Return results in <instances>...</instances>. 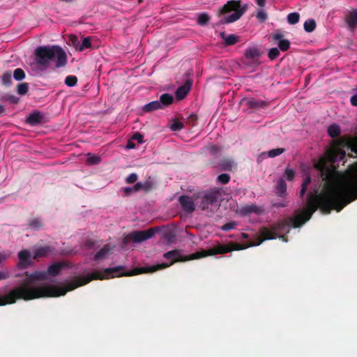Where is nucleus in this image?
Instances as JSON below:
<instances>
[{"instance_id": "obj_1", "label": "nucleus", "mask_w": 357, "mask_h": 357, "mask_svg": "<svg viewBox=\"0 0 357 357\" xmlns=\"http://www.w3.org/2000/svg\"><path fill=\"white\" fill-rule=\"evenodd\" d=\"M25 279L23 282L10 289L5 295L0 294V306L14 304L18 300L31 301L40 298L58 297L64 296L68 291L88 284L93 280H104L107 275L100 271H94L90 275L75 277L66 287H58L52 284L32 286L36 281H43L47 278L46 271H35L32 273H24Z\"/></svg>"}, {"instance_id": "obj_2", "label": "nucleus", "mask_w": 357, "mask_h": 357, "mask_svg": "<svg viewBox=\"0 0 357 357\" xmlns=\"http://www.w3.org/2000/svg\"><path fill=\"white\" fill-rule=\"evenodd\" d=\"M319 207L311 200L307 201V207L302 212L296 214L292 218L278 221L273 224L270 228L262 227L259 230L260 237L256 239L255 245H259L264 241L275 239L278 232H289V227L291 225L294 228H298L308 221L312 214Z\"/></svg>"}, {"instance_id": "obj_3", "label": "nucleus", "mask_w": 357, "mask_h": 357, "mask_svg": "<svg viewBox=\"0 0 357 357\" xmlns=\"http://www.w3.org/2000/svg\"><path fill=\"white\" fill-rule=\"evenodd\" d=\"M201 253L196 252L193 254L183 257L181 255V250H173L165 252L163 257L170 260L169 263H162L153 266H149L146 267H138L135 268L130 271H124V266H118L114 268H108L105 270V273L107 275V278L111 277H121V276H132L142 273H153L163 268H166L174 264L175 262L178 261H186L189 260L196 259L202 258Z\"/></svg>"}, {"instance_id": "obj_4", "label": "nucleus", "mask_w": 357, "mask_h": 357, "mask_svg": "<svg viewBox=\"0 0 357 357\" xmlns=\"http://www.w3.org/2000/svg\"><path fill=\"white\" fill-rule=\"evenodd\" d=\"M36 63L45 68L50 66L52 61H55V67H63L67 63V55L65 51L58 45L40 46L35 50Z\"/></svg>"}, {"instance_id": "obj_5", "label": "nucleus", "mask_w": 357, "mask_h": 357, "mask_svg": "<svg viewBox=\"0 0 357 357\" xmlns=\"http://www.w3.org/2000/svg\"><path fill=\"white\" fill-rule=\"evenodd\" d=\"M246 10L247 5L241 6L240 0H231L219 8L217 15L218 17L223 16L220 21V24H229L239 20Z\"/></svg>"}, {"instance_id": "obj_6", "label": "nucleus", "mask_w": 357, "mask_h": 357, "mask_svg": "<svg viewBox=\"0 0 357 357\" xmlns=\"http://www.w3.org/2000/svg\"><path fill=\"white\" fill-rule=\"evenodd\" d=\"M252 246H255L254 242L239 244L230 241L227 244H218L208 250H202L199 252L201 253L200 255H202V257H204L209 255L226 254L234 250H241Z\"/></svg>"}, {"instance_id": "obj_7", "label": "nucleus", "mask_w": 357, "mask_h": 357, "mask_svg": "<svg viewBox=\"0 0 357 357\" xmlns=\"http://www.w3.org/2000/svg\"><path fill=\"white\" fill-rule=\"evenodd\" d=\"M156 228H150L147 230L134 231L127 234L123 238V243L124 245H128L132 242L139 243L151 238L155 234Z\"/></svg>"}, {"instance_id": "obj_8", "label": "nucleus", "mask_w": 357, "mask_h": 357, "mask_svg": "<svg viewBox=\"0 0 357 357\" xmlns=\"http://www.w3.org/2000/svg\"><path fill=\"white\" fill-rule=\"evenodd\" d=\"M220 193L218 190H211L206 192L201 197V202L199 208L204 211L208 209L210 206H217Z\"/></svg>"}, {"instance_id": "obj_9", "label": "nucleus", "mask_w": 357, "mask_h": 357, "mask_svg": "<svg viewBox=\"0 0 357 357\" xmlns=\"http://www.w3.org/2000/svg\"><path fill=\"white\" fill-rule=\"evenodd\" d=\"M178 201L183 210L185 212L191 213L195 211V203L191 197L182 195L179 197Z\"/></svg>"}, {"instance_id": "obj_10", "label": "nucleus", "mask_w": 357, "mask_h": 357, "mask_svg": "<svg viewBox=\"0 0 357 357\" xmlns=\"http://www.w3.org/2000/svg\"><path fill=\"white\" fill-rule=\"evenodd\" d=\"M19 262L17 266L20 268H26L31 264V253L27 250H23L18 253Z\"/></svg>"}, {"instance_id": "obj_11", "label": "nucleus", "mask_w": 357, "mask_h": 357, "mask_svg": "<svg viewBox=\"0 0 357 357\" xmlns=\"http://www.w3.org/2000/svg\"><path fill=\"white\" fill-rule=\"evenodd\" d=\"M192 81L191 79H187L185 83L179 86L175 93L176 98L178 100H183L190 92Z\"/></svg>"}, {"instance_id": "obj_12", "label": "nucleus", "mask_w": 357, "mask_h": 357, "mask_svg": "<svg viewBox=\"0 0 357 357\" xmlns=\"http://www.w3.org/2000/svg\"><path fill=\"white\" fill-rule=\"evenodd\" d=\"M261 211V208L255 204H246L238 208L236 213L241 216H246L251 213L259 214Z\"/></svg>"}, {"instance_id": "obj_13", "label": "nucleus", "mask_w": 357, "mask_h": 357, "mask_svg": "<svg viewBox=\"0 0 357 357\" xmlns=\"http://www.w3.org/2000/svg\"><path fill=\"white\" fill-rule=\"evenodd\" d=\"M241 104L247 106L250 109H257L264 107L266 104L264 101H259L253 98H244L241 100Z\"/></svg>"}, {"instance_id": "obj_14", "label": "nucleus", "mask_w": 357, "mask_h": 357, "mask_svg": "<svg viewBox=\"0 0 357 357\" xmlns=\"http://www.w3.org/2000/svg\"><path fill=\"white\" fill-rule=\"evenodd\" d=\"M54 253V248L50 245H45L43 247H40L36 250L34 252V259H37L39 257H47L52 254Z\"/></svg>"}, {"instance_id": "obj_15", "label": "nucleus", "mask_w": 357, "mask_h": 357, "mask_svg": "<svg viewBox=\"0 0 357 357\" xmlns=\"http://www.w3.org/2000/svg\"><path fill=\"white\" fill-rule=\"evenodd\" d=\"M345 22L350 30L353 31L357 28V10H351L346 17Z\"/></svg>"}, {"instance_id": "obj_16", "label": "nucleus", "mask_w": 357, "mask_h": 357, "mask_svg": "<svg viewBox=\"0 0 357 357\" xmlns=\"http://www.w3.org/2000/svg\"><path fill=\"white\" fill-rule=\"evenodd\" d=\"M43 115L39 112H34L29 114L26 122L31 126H37L42 122Z\"/></svg>"}, {"instance_id": "obj_17", "label": "nucleus", "mask_w": 357, "mask_h": 357, "mask_svg": "<svg viewBox=\"0 0 357 357\" xmlns=\"http://www.w3.org/2000/svg\"><path fill=\"white\" fill-rule=\"evenodd\" d=\"M174 101L173 96L169 93H163L160 96L158 103L160 105L161 109H164L166 107L170 105Z\"/></svg>"}, {"instance_id": "obj_18", "label": "nucleus", "mask_w": 357, "mask_h": 357, "mask_svg": "<svg viewBox=\"0 0 357 357\" xmlns=\"http://www.w3.org/2000/svg\"><path fill=\"white\" fill-rule=\"evenodd\" d=\"M63 266H64L63 263H61V262L55 263V264L50 265L47 268V271H46V272L47 273V275L55 277L59 274V273L61 272V271Z\"/></svg>"}, {"instance_id": "obj_19", "label": "nucleus", "mask_w": 357, "mask_h": 357, "mask_svg": "<svg viewBox=\"0 0 357 357\" xmlns=\"http://www.w3.org/2000/svg\"><path fill=\"white\" fill-rule=\"evenodd\" d=\"M111 248L108 244L105 245L94 256V259L96 261H99L105 259L109 252Z\"/></svg>"}, {"instance_id": "obj_20", "label": "nucleus", "mask_w": 357, "mask_h": 357, "mask_svg": "<svg viewBox=\"0 0 357 357\" xmlns=\"http://www.w3.org/2000/svg\"><path fill=\"white\" fill-rule=\"evenodd\" d=\"M341 133L340 127L337 123H333L328 128V134L332 138H336L340 136Z\"/></svg>"}, {"instance_id": "obj_21", "label": "nucleus", "mask_w": 357, "mask_h": 357, "mask_svg": "<svg viewBox=\"0 0 357 357\" xmlns=\"http://www.w3.org/2000/svg\"><path fill=\"white\" fill-rule=\"evenodd\" d=\"M219 166L221 170L231 171L235 165L231 160L229 158H224L220 161Z\"/></svg>"}, {"instance_id": "obj_22", "label": "nucleus", "mask_w": 357, "mask_h": 357, "mask_svg": "<svg viewBox=\"0 0 357 357\" xmlns=\"http://www.w3.org/2000/svg\"><path fill=\"white\" fill-rule=\"evenodd\" d=\"M160 109H161L160 105L158 103V100H155L146 104L143 107L142 110L144 112H151Z\"/></svg>"}, {"instance_id": "obj_23", "label": "nucleus", "mask_w": 357, "mask_h": 357, "mask_svg": "<svg viewBox=\"0 0 357 357\" xmlns=\"http://www.w3.org/2000/svg\"><path fill=\"white\" fill-rule=\"evenodd\" d=\"M276 189L277 194L279 197H283L285 195L287 190V185L283 178H280L278 180Z\"/></svg>"}, {"instance_id": "obj_24", "label": "nucleus", "mask_w": 357, "mask_h": 357, "mask_svg": "<svg viewBox=\"0 0 357 357\" xmlns=\"http://www.w3.org/2000/svg\"><path fill=\"white\" fill-rule=\"evenodd\" d=\"M222 37L224 38L225 44L227 46H230L236 44L238 41V37L234 34H230L225 36V33H222Z\"/></svg>"}, {"instance_id": "obj_25", "label": "nucleus", "mask_w": 357, "mask_h": 357, "mask_svg": "<svg viewBox=\"0 0 357 357\" xmlns=\"http://www.w3.org/2000/svg\"><path fill=\"white\" fill-rule=\"evenodd\" d=\"M29 227L38 230L43 227V222L39 218H33L29 221Z\"/></svg>"}, {"instance_id": "obj_26", "label": "nucleus", "mask_w": 357, "mask_h": 357, "mask_svg": "<svg viewBox=\"0 0 357 357\" xmlns=\"http://www.w3.org/2000/svg\"><path fill=\"white\" fill-rule=\"evenodd\" d=\"M2 84L5 86H10L12 84V73L10 70L6 71L1 75Z\"/></svg>"}, {"instance_id": "obj_27", "label": "nucleus", "mask_w": 357, "mask_h": 357, "mask_svg": "<svg viewBox=\"0 0 357 357\" xmlns=\"http://www.w3.org/2000/svg\"><path fill=\"white\" fill-rule=\"evenodd\" d=\"M155 185L153 180L149 177L147 180L142 182V190L149 192L155 188Z\"/></svg>"}, {"instance_id": "obj_28", "label": "nucleus", "mask_w": 357, "mask_h": 357, "mask_svg": "<svg viewBox=\"0 0 357 357\" xmlns=\"http://www.w3.org/2000/svg\"><path fill=\"white\" fill-rule=\"evenodd\" d=\"M303 26L306 32H312L316 28V22L313 19H309L305 22Z\"/></svg>"}, {"instance_id": "obj_29", "label": "nucleus", "mask_w": 357, "mask_h": 357, "mask_svg": "<svg viewBox=\"0 0 357 357\" xmlns=\"http://www.w3.org/2000/svg\"><path fill=\"white\" fill-rule=\"evenodd\" d=\"M100 157L98 155H93L92 153L87 154L86 162L88 165H97L100 162Z\"/></svg>"}, {"instance_id": "obj_30", "label": "nucleus", "mask_w": 357, "mask_h": 357, "mask_svg": "<svg viewBox=\"0 0 357 357\" xmlns=\"http://www.w3.org/2000/svg\"><path fill=\"white\" fill-rule=\"evenodd\" d=\"M245 56L247 59H255L259 56V52L257 49L251 48L245 51Z\"/></svg>"}, {"instance_id": "obj_31", "label": "nucleus", "mask_w": 357, "mask_h": 357, "mask_svg": "<svg viewBox=\"0 0 357 357\" xmlns=\"http://www.w3.org/2000/svg\"><path fill=\"white\" fill-rule=\"evenodd\" d=\"M209 15L206 13H203L198 16L197 22L200 26H204L209 22Z\"/></svg>"}, {"instance_id": "obj_32", "label": "nucleus", "mask_w": 357, "mask_h": 357, "mask_svg": "<svg viewBox=\"0 0 357 357\" xmlns=\"http://www.w3.org/2000/svg\"><path fill=\"white\" fill-rule=\"evenodd\" d=\"M80 46H79V51L82 52L86 49L91 47V42L90 37L84 38L82 41L80 42Z\"/></svg>"}, {"instance_id": "obj_33", "label": "nucleus", "mask_w": 357, "mask_h": 357, "mask_svg": "<svg viewBox=\"0 0 357 357\" xmlns=\"http://www.w3.org/2000/svg\"><path fill=\"white\" fill-rule=\"evenodd\" d=\"M29 90V84L26 82H22L17 85V93L20 96H24L25 95Z\"/></svg>"}, {"instance_id": "obj_34", "label": "nucleus", "mask_w": 357, "mask_h": 357, "mask_svg": "<svg viewBox=\"0 0 357 357\" xmlns=\"http://www.w3.org/2000/svg\"><path fill=\"white\" fill-rule=\"evenodd\" d=\"M300 19L299 13L294 12L291 13L287 15V22L290 24H295L298 22Z\"/></svg>"}, {"instance_id": "obj_35", "label": "nucleus", "mask_w": 357, "mask_h": 357, "mask_svg": "<svg viewBox=\"0 0 357 357\" xmlns=\"http://www.w3.org/2000/svg\"><path fill=\"white\" fill-rule=\"evenodd\" d=\"M25 73L22 68H16L13 72V78L16 81H21L25 78Z\"/></svg>"}, {"instance_id": "obj_36", "label": "nucleus", "mask_w": 357, "mask_h": 357, "mask_svg": "<svg viewBox=\"0 0 357 357\" xmlns=\"http://www.w3.org/2000/svg\"><path fill=\"white\" fill-rule=\"evenodd\" d=\"M77 77L75 75H68L65 79V84L70 87L77 84Z\"/></svg>"}, {"instance_id": "obj_37", "label": "nucleus", "mask_w": 357, "mask_h": 357, "mask_svg": "<svg viewBox=\"0 0 357 357\" xmlns=\"http://www.w3.org/2000/svg\"><path fill=\"white\" fill-rule=\"evenodd\" d=\"M278 47L282 52L287 51L290 47L289 40L287 39L280 40L278 42Z\"/></svg>"}, {"instance_id": "obj_38", "label": "nucleus", "mask_w": 357, "mask_h": 357, "mask_svg": "<svg viewBox=\"0 0 357 357\" xmlns=\"http://www.w3.org/2000/svg\"><path fill=\"white\" fill-rule=\"evenodd\" d=\"M183 127H184V125L183 123L180 122L178 119H174L173 120V122H172L171 126H170V128L173 131H178V130H182L183 128Z\"/></svg>"}, {"instance_id": "obj_39", "label": "nucleus", "mask_w": 357, "mask_h": 357, "mask_svg": "<svg viewBox=\"0 0 357 357\" xmlns=\"http://www.w3.org/2000/svg\"><path fill=\"white\" fill-rule=\"evenodd\" d=\"M280 55V50L277 47L270 49L268 53V56L271 60H274Z\"/></svg>"}, {"instance_id": "obj_40", "label": "nucleus", "mask_w": 357, "mask_h": 357, "mask_svg": "<svg viewBox=\"0 0 357 357\" xmlns=\"http://www.w3.org/2000/svg\"><path fill=\"white\" fill-rule=\"evenodd\" d=\"M217 180L222 184H227L230 181V176L228 174H221L218 176Z\"/></svg>"}, {"instance_id": "obj_41", "label": "nucleus", "mask_w": 357, "mask_h": 357, "mask_svg": "<svg viewBox=\"0 0 357 357\" xmlns=\"http://www.w3.org/2000/svg\"><path fill=\"white\" fill-rule=\"evenodd\" d=\"M284 151V149H282V148L273 149H272V150L268 151V156L270 158H274V157H276L278 155H280Z\"/></svg>"}, {"instance_id": "obj_42", "label": "nucleus", "mask_w": 357, "mask_h": 357, "mask_svg": "<svg viewBox=\"0 0 357 357\" xmlns=\"http://www.w3.org/2000/svg\"><path fill=\"white\" fill-rule=\"evenodd\" d=\"M256 17L257 18V20L261 22H265L267 18H268V15L267 13H266L265 10H260L257 12V15H256Z\"/></svg>"}, {"instance_id": "obj_43", "label": "nucleus", "mask_w": 357, "mask_h": 357, "mask_svg": "<svg viewBox=\"0 0 357 357\" xmlns=\"http://www.w3.org/2000/svg\"><path fill=\"white\" fill-rule=\"evenodd\" d=\"M237 226V222L235 221L229 222L222 226L221 229L222 231H229L234 229Z\"/></svg>"}, {"instance_id": "obj_44", "label": "nucleus", "mask_w": 357, "mask_h": 357, "mask_svg": "<svg viewBox=\"0 0 357 357\" xmlns=\"http://www.w3.org/2000/svg\"><path fill=\"white\" fill-rule=\"evenodd\" d=\"M2 100L8 101L13 104H16L19 102V98L11 94H6L2 98Z\"/></svg>"}, {"instance_id": "obj_45", "label": "nucleus", "mask_w": 357, "mask_h": 357, "mask_svg": "<svg viewBox=\"0 0 357 357\" xmlns=\"http://www.w3.org/2000/svg\"><path fill=\"white\" fill-rule=\"evenodd\" d=\"M198 119V116L196 114H191L186 119V123L190 126H195V123Z\"/></svg>"}, {"instance_id": "obj_46", "label": "nucleus", "mask_w": 357, "mask_h": 357, "mask_svg": "<svg viewBox=\"0 0 357 357\" xmlns=\"http://www.w3.org/2000/svg\"><path fill=\"white\" fill-rule=\"evenodd\" d=\"M70 44L77 50L79 51V46H80V41L78 40V38L75 36H70Z\"/></svg>"}, {"instance_id": "obj_47", "label": "nucleus", "mask_w": 357, "mask_h": 357, "mask_svg": "<svg viewBox=\"0 0 357 357\" xmlns=\"http://www.w3.org/2000/svg\"><path fill=\"white\" fill-rule=\"evenodd\" d=\"M138 176L136 173H132L126 178L127 183L132 184L137 181Z\"/></svg>"}, {"instance_id": "obj_48", "label": "nucleus", "mask_w": 357, "mask_h": 357, "mask_svg": "<svg viewBox=\"0 0 357 357\" xmlns=\"http://www.w3.org/2000/svg\"><path fill=\"white\" fill-rule=\"evenodd\" d=\"M284 174L288 181H292L295 176V172L291 169L287 168Z\"/></svg>"}, {"instance_id": "obj_49", "label": "nucleus", "mask_w": 357, "mask_h": 357, "mask_svg": "<svg viewBox=\"0 0 357 357\" xmlns=\"http://www.w3.org/2000/svg\"><path fill=\"white\" fill-rule=\"evenodd\" d=\"M208 149L211 154H212L213 155H217L218 153L220 152L221 150L220 147L217 145H212L208 147Z\"/></svg>"}, {"instance_id": "obj_50", "label": "nucleus", "mask_w": 357, "mask_h": 357, "mask_svg": "<svg viewBox=\"0 0 357 357\" xmlns=\"http://www.w3.org/2000/svg\"><path fill=\"white\" fill-rule=\"evenodd\" d=\"M348 146L351 151L357 155V140L350 141Z\"/></svg>"}, {"instance_id": "obj_51", "label": "nucleus", "mask_w": 357, "mask_h": 357, "mask_svg": "<svg viewBox=\"0 0 357 357\" xmlns=\"http://www.w3.org/2000/svg\"><path fill=\"white\" fill-rule=\"evenodd\" d=\"M143 135L139 132H135L132 137V139L137 141L140 144L143 142Z\"/></svg>"}, {"instance_id": "obj_52", "label": "nucleus", "mask_w": 357, "mask_h": 357, "mask_svg": "<svg viewBox=\"0 0 357 357\" xmlns=\"http://www.w3.org/2000/svg\"><path fill=\"white\" fill-rule=\"evenodd\" d=\"M10 278V275L8 272L0 271V280H6Z\"/></svg>"}, {"instance_id": "obj_53", "label": "nucleus", "mask_w": 357, "mask_h": 357, "mask_svg": "<svg viewBox=\"0 0 357 357\" xmlns=\"http://www.w3.org/2000/svg\"><path fill=\"white\" fill-rule=\"evenodd\" d=\"M133 188L134 192H138L141 190H142V182H138L137 183Z\"/></svg>"}, {"instance_id": "obj_54", "label": "nucleus", "mask_w": 357, "mask_h": 357, "mask_svg": "<svg viewBox=\"0 0 357 357\" xmlns=\"http://www.w3.org/2000/svg\"><path fill=\"white\" fill-rule=\"evenodd\" d=\"M273 39L274 40H283L282 38H283V34L280 33H275L273 35Z\"/></svg>"}, {"instance_id": "obj_55", "label": "nucleus", "mask_w": 357, "mask_h": 357, "mask_svg": "<svg viewBox=\"0 0 357 357\" xmlns=\"http://www.w3.org/2000/svg\"><path fill=\"white\" fill-rule=\"evenodd\" d=\"M350 102L353 106H357V94H355L353 96H351Z\"/></svg>"}, {"instance_id": "obj_56", "label": "nucleus", "mask_w": 357, "mask_h": 357, "mask_svg": "<svg viewBox=\"0 0 357 357\" xmlns=\"http://www.w3.org/2000/svg\"><path fill=\"white\" fill-rule=\"evenodd\" d=\"M132 192H134V190L132 187H126L124 188V192L127 196L130 195Z\"/></svg>"}, {"instance_id": "obj_57", "label": "nucleus", "mask_w": 357, "mask_h": 357, "mask_svg": "<svg viewBox=\"0 0 357 357\" xmlns=\"http://www.w3.org/2000/svg\"><path fill=\"white\" fill-rule=\"evenodd\" d=\"M311 182V178L310 176H307L303 181V183L305 184V185H308Z\"/></svg>"}, {"instance_id": "obj_58", "label": "nucleus", "mask_w": 357, "mask_h": 357, "mask_svg": "<svg viewBox=\"0 0 357 357\" xmlns=\"http://www.w3.org/2000/svg\"><path fill=\"white\" fill-rule=\"evenodd\" d=\"M256 2L260 7H264L266 3V0H256Z\"/></svg>"}, {"instance_id": "obj_59", "label": "nucleus", "mask_w": 357, "mask_h": 357, "mask_svg": "<svg viewBox=\"0 0 357 357\" xmlns=\"http://www.w3.org/2000/svg\"><path fill=\"white\" fill-rule=\"evenodd\" d=\"M6 114V107L0 104V115H5Z\"/></svg>"}, {"instance_id": "obj_60", "label": "nucleus", "mask_w": 357, "mask_h": 357, "mask_svg": "<svg viewBox=\"0 0 357 357\" xmlns=\"http://www.w3.org/2000/svg\"><path fill=\"white\" fill-rule=\"evenodd\" d=\"M127 148L129 149H134L135 145L133 142H128V144H127Z\"/></svg>"}, {"instance_id": "obj_61", "label": "nucleus", "mask_w": 357, "mask_h": 357, "mask_svg": "<svg viewBox=\"0 0 357 357\" xmlns=\"http://www.w3.org/2000/svg\"><path fill=\"white\" fill-rule=\"evenodd\" d=\"M273 206L274 207L279 208V207H284V206H286V204H283V203H280H280H274V204H273Z\"/></svg>"}, {"instance_id": "obj_62", "label": "nucleus", "mask_w": 357, "mask_h": 357, "mask_svg": "<svg viewBox=\"0 0 357 357\" xmlns=\"http://www.w3.org/2000/svg\"><path fill=\"white\" fill-rule=\"evenodd\" d=\"M94 245V242H93L91 240H88L86 241V246L89 248H91Z\"/></svg>"}, {"instance_id": "obj_63", "label": "nucleus", "mask_w": 357, "mask_h": 357, "mask_svg": "<svg viewBox=\"0 0 357 357\" xmlns=\"http://www.w3.org/2000/svg\"><path fill=\"white\" fill-rule=\"evenodd\" d=\"M277 237H278L279 238L282 239L284 242H287V236L285 235H280V236L278 235Z\"/></svg>"}, {"instance_id": "obj_64", "label": "nucleus", "mask_w": 357, "mask_h": 357, "mask_svg": "<svg viewBox=\"0 0 357 357\" xmlns=\"http://www.w3.org/2000/svg\"><path fill=\"white\" fill-rule=\"evenodd\" d=\"M8 258V256L6 255H0V262H1L3 260H6Z\"/></svg>"}]
</instances>
